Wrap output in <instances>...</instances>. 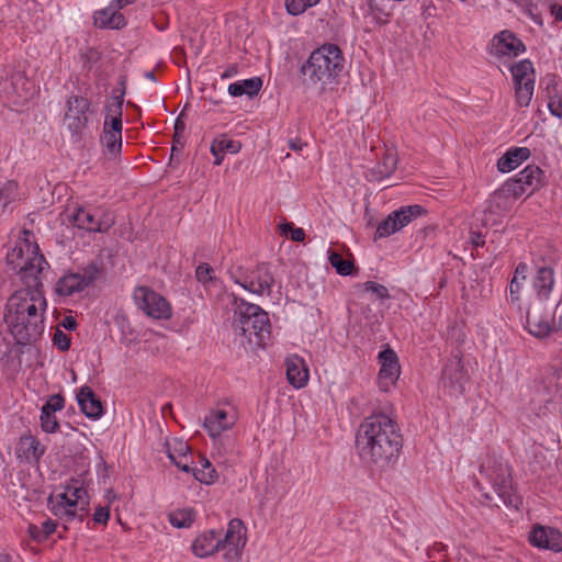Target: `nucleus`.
Returning <instances> with one entry per match:
<instances>
[{"mask_svg":"<svg viewBox=\"0 0 562 562\" xmlns=\"http://www.w3.org/2000/svg\"><path fill=\"white\" fill-rule=\"evenodd\" d=\"M361 461L372 471L383 472L394 467L403 448L397 423L384 413L366 417L356 434L355 442Z\"/></svg>","mask_w":562,"mask_h":562,"instance_id":"1","label":"nucleus"},{"mask_svg":"<svg viewBox=\"0 0 562 562\" xmlns=\"http://www.w3.org/2000/svg\"><path fill=\"white\" fill-rule=\"evenodd\" d=\"M536 272L532 278V290L535 295L530 299L526 312V328L537 338H544L550 335L553 328L548 301L554 288V268L551 263L542 260V263H535Z\"/></svg>","mask_w":562,"mask_h":562,"instance_id":"2","label":"nucleus"},{"mask_svg":"<svg viewBox=\"0 0 562 562\" xmlns=\"http://www.w3.org/2000/svg\"><path fill=\"white\" fill-rule=\"evenodd\" d=\"M24 237L19 238L14 247L7 254L8 266L16 272L23 288L20 290H37L44 292L43 273L49 263L41 252L36 241H32L30 231H23Z\"/></svg>","mask_w":562,"mask_h":562,"instance_id":"3","label":"nucleus"},{"mask_svg":"<svg viewBox=\"0 0 562 562\" xmlns=\"http://www.w3.org/2000/svg\"><path fill=\"white\" fill-rule=\"evenodd\" d=\"M345 67V57L338 45L323 44L315 48L301 65L302 83L307 89L319 88L324 91L340 76Z\"/></svg>","mask_w":562,"mask_h":562,"instance_id":"4","label":"nucleus"},{"mask_svg":"<svg viewBox=\"0 0 562 562\" xmlns=\"http://www.w3.org/2000/svg\"><path fill=\"white\" fill-rule=\"evenodd\" d=\"M234 316L232 328L236 336L244 340L241 344H255L263 346L265 339L270 335V321L268 313L259 305L248 303L243 299L234 296L233 300Z\"/></svg>","mask_w":562,"mask_h":562,"instance_id":"5","label":"nucleus"},{"mask_svg":"<svg viewBox=\"0 0 562 562\" xmlns=\"http://www.w3.org/2000/svg\"><path fill=\"white\" fill-rule=\"evenodd\" d=\"M245 531L244 522L238 518H234L228 522L224 538L221 537V532L215 530L200 533L192 542V552L195 557L204 559L220 550H227L225 553L226 559L237 558L240 554V548L246 542Z\"/></svg>","mask_w":562,"mask_h":562,"instance_id":"6","label":"nucleus"},{"mask_svg":"<svg viewBox=\"0 0 562 562\" xmlns=\"http://www.w3.org/2000/svg\"><path fill=\"white\" fill-rule=\"evenodd\" d=\"M228 273L236 284L254 294H271L274 277L268 262L235 266L228 270Z\"/></svg>","mask_w":562,"mask_h":562,"instance_id":"7","label":"nucleus"},{"mask_svg":"<svg viewBox=\"0 0 562 562\" xmlns=\"http://www.w3.org/2000/svg\"><path fill=\"white\" fill-rule=\"evenodd\" d=\"M480 472L486 475L505 506L518 509L521 505V498L513 488L512 470L508 464L497 461L494 462L492 468L481 464Z\"/></svg>","mask_w":562,"mask_h":562,"instance_id":"8","label":"nucleus"},{"mask_svg":"<svg viewBox=\"0 0 562 562\" xmlns=\"http://www.w3.org/2000/svg\"><path fill=\"white\" fill-rule=\"evenodd\" d=\"M7 307L24 313L33 323L44 325L47 308L45 293L37 290H16L7 301Z\"/></svg>","mask_w":562,"mask_h":562,"instance_id":"9","label":"nucleus"},{"mask_svg":"<svg viewBox=\"0 0 562 562\" xmlns=\"http://www.w3.org/2000/svg\"><path fill=\"white\" fill-rule=\"evenodd\" d=\"M69 218L74 226L88 233H108L115 225L113 212L103 207L95 213L92 209L77 205Z\"/></svg>","mask_w":562,"mask_h":562,"instance_id":"10","label":"nucleus"},{"mask_svg":"<svg viewBox=\"0 0 562 562\" xmlns=\"http://www.w3.org/2000/svg\"><path fill=\"white\" fill-rule=\"evenodd\" d=\"M4 322L15 344L26 346L37 340L44 333L45 325L33 323L24 313L4 307Z\"/></svg>","mask_w":562,"mask_h":562,"instance_id":"11","label":"nucleus"},{"mask_svg":"<svg viewBox=\"0 0 562 562\" xmlns=\"http://www.w3.org/2000/svg\"><path fill=\"white\" fill-rule=\"evenodd\" d=\"M91 102L81 95L72 94L66 102L65 123L75 143L81 142L89 124L88 113Z\"/></svg>","mask_w":562,"mask_h":562,"instance_id":"12","label":"nucleus"},{"mask_svg":"<svg viewBox=\"0 0 562 562\" xmlns=\"http://www.w3.org/2000/svg\"><path fill=\"white\" fill-rule=\"evenodd\" d=\"M468 382L469 376L462 363V356L453 355L442 368L440 379L442 389L451 396H460L464 394Z\"/></svg>","mask_w":562,"mask_h":562,"instance_id":"13","label":"nucleus"},{"mask_svg":"<svg viewBox=\"0 0 562 562\" xmlns=\"http://www.w3.org/2000/svg\"><path fill=\"white\" fill-rule=\"evenodd\" d=\"M134 300L138 308L149 317L156 319H168L171 317V307L168 301L147 286L136 288Z\"/></svg>","mask_w":562,"mask_h":562,"instance_id":"14","label":"nucleus"},{"mask_svg":"<svg viewBox=\"0 0 562 562\" xmlns=\"http://www.w3.org/2000/svg\"><path fill=\"white\" fill-rule=\"evenodd\" d=\"M378 359L381 366L378 374L379 389L382 392H389L401 374L398 357L393 349L386 348L379 352Z\"/></svg>","mask_w":562,"mask_h":562,"instance_id":"15","label":"nucleus"},{"mask_svg":"<svg viewBox=\"0 0 562 562\" xmlns=\"http://www.w3.org/2000/svg\"><path fill=\"white\" fill-rule=\"evenodd\" d=\"M526 52L524 42L512 31L504 30L494 35L490 44V53L494 56L517 57Z\"/></svg>","mask_w":562,"mask_h":562,"instance_id":"16","label":"nucleus"},{"mask_svg":"<svg viewBox=\"0 0 562 562\" xmlns=\"http://www.w3.org/2000/svg\"><path fill=\"white\" fill-rule=\"evenodd\" d=\"M528 539L533 547L539 549L562 551V533L555 528L537 525L532 527Z\"/></svg>","mask_w":562,"mask_h":562,"instance_id":"17","label":"nucleus"},{"mask_svg":"<svg viewBox=\"0 0 562 562\" xmlns=\"http://www.w3.org/2000/svg\"><path fill=\"white\" fill-rule=\"evenodd\" d=\"M77 402L86 417L93 420L102 417L104 413L102 403L90 386L83 385L80 387L77 393Z\"/></svg>","mask_w":562,"mask_h":562,"instance_id":"18","label":"nucleus"},{"mask_svg":"<svg viewBox=\"0 0 562 562\" xmlns=\"http://www.w3.org/2000/svg\"><path fill=\"white\" fill-rule=\"evenodd\" d=\"M93 20L100 29L121 30L126 25L125 16L112 1L106 8L95 11Z\"/></svg>","mask_w":562,"mask_h":562,"instance_id":"19","label":"nucleus"},{"mask_svg":"<svg viewBox=\"0 0 562 562\" xmlns=\"http://www.w3.org/2000/svg\"><path fill=\"white\" fill-rule=\"evenodd\" d=\"M235 424V418L228 416L224 409H213L205 416L203 427L209 432L210 437L216 438L224 430L231 429Z\"/></svg>","mask_w":562,"mask_h":562,"instance_id":"20","label":"nucleus"},{"mask_svg":"<svg viewBox=\"0 0 562 562\" xmlns=\"http://www.w3.org/2000/svg\"><path fill=\"white\" fill-rule=\"evenodd\" d=\"M286 379L294 389H302L308 381V368L299 356H292L285 360Z\"/></svg>","mask_w":562,"mask_h":562,"instance_id":"21","label":"nucleus"},{"mask_svg":"<svg viewBox=\"0 0 562 562\" xmlns=\"http://www.w3.org/2000/svg\"><path fill=\"white\" fill-rule=\"evenodd\" d=\"M515 176L519 180V183L526 188L528 195L546 184L544 171L536 165H528Z\"/></svg>","mask_w":562,"mask_h":562,"instance_id":"22","label":"nucleus"},{"mask_svg":"<svg viewBox=\"0 0 562 562\" xmlns=\"http://www.w3.org/2000/svg\"><path fill=\"white\" fill-rule=\"evenodd\" d=\"M530 149L527 147H512L497 160L498 171L506 173L519 167L530 157Z\"/></svg>","mask_w":562,"mask_h":562,"instance_id":"23","label":"nucleus"},{"mask_svg":"<svg viewBox=\"0 0 562 562\" xmlns=\"http://www.w3.org/2000/svg\"><path fill=\"white\" fill-rule=\"evenodd\" d=\"M241 149V144L237 140H233L225 135L215 138L211 143V154L214 156V165H222L226 154H237Z\"/></svg>","mask_w":562,"mask_h":562,"instance_id":"24","label":"nucleus"},{"mask_svg":"<svg viewBox=\"0 0 562 562\" xmlns=\"http://www.w3.org/2000/svg\"><path fill=\"white\" fill-rule=\"evenodd\" d=\"M86 288L87 283L83 282L80 273H67L56 282L55 292L59 296H70L83 291Z\"/></svg>","mask_w":562,"mask_h":562,"instance_id":"25","label":"nucleus"},{"mask_svg":"<svg viewBox=\"0 0 562 562\" xmlns=\"http://www.w3.org/2000/svg\"><path fill=\"white\" fill-rule=\"evenodd\" d=\"M363 16L369 30L385 25L390 21V14L381 8L380 0H369L363 8Z\"/></svg>","mask_w":562,"mask_h":562,"instance_id":"26","label":"nucleus"},{"mask_svg":"<svg viewBox=\"0 0 562 562\" xmlns=\"http://www.w3.org/2000/svg\"><path fill=\"white\" fill-rule=\"evenodd\" d=\"M261 88L262 79L260 77H252L231 83L228 86V93L232 97H241L246 94L252 98L259 93Z\"/></svg>","mask_w":562,"mask_h":562,"instance_id":"27","label":"nucleus"},{"mask_svg":"<svg viewBox=\"0 0 562 562\" xmlns=\"http://www.w3.org/2000/svg\"><path fill=\"white\" fill-rule=\"evenodd\" d=\"M528 266L525 262H519L515 269L513 279L509 284V297L508 302L521 310L520 306V290L524 281L526 280Z\"/></svg>","mask_w":562,"mask_h":562,"instance_id":"28","label":"nucleus"},{"mask_svg":"<svg viewBox=\"0 0 562 562\" xmlns=\"http://www.w3.org/2000/svg\"><path fill=\"white\" fill-rule=\"evenodd\" d=\"M100 142L102 144L104 155H108L113 159L120 157L122 153V133L102 130L100 134Z\"/></svg>","mask_w":562,"mask_h":562,"instance_id":"29","label":"nucleus"},{"mask_svg":"<svg viewBox=\"0 0 562 562\" xmlns=\"http://www.w3.org/2000/svg\"><path fill=\"white\" fill-rule=\"evenodd\" d=\"M525 193L528 194V191L521 183H519V180L516 178V176H514L513 178H509L508 180H506L502 184V187L494 192L493 198L495 200H498V199L516 200Z\"/></svg>","mask_w":562,"mask_h":562,"instance_id":"30","label":"nucleus"},{"mask_svg":"<svg viewBox=\"0 0 562 562\" xmlns=\"http://www.w3.org/2000/svg\"><path fill=\"white\" fill-rule=\"evenodd\" d=\"M396 221L397 227L401 231L407 226L413 220L426 213V210L419 204H411L401 206L398 210L392 212Z\"/></svg>","mask_w":562,"mask_h":562,"instance_id":"31","label":"nucleus"},{"mask_svg":"<svg viewBox=\"0 0 562 562\" xmlns=\"http://www.w3.org/2000/svg\"><path fill=\"white\" fill-rule=\"evenodd\" d=\"M21 454L20 458H25L27 461L37 462L44 454V449L41 447L40 441L33 436H24L20 439Z\"/></svg>","mask_w":562,"mask_h":562,"instance_id":"32","label":"nucleus"},{"mask_svg":"<svg viewBox=\"0 0 562 562\" xmlns=\"http://www.w3.org/2000/svg\"><path fill=\"white\" fill-rule=\"evenodd\" d=\"M515 87L522 86L528 80H535V68L530 59H522L510 67Z\"/></svg>","mask_w":562,"mask_h":562,"instance_id":"33","label":"nucleus"},{"mask_svg":"<svg viewBox=\"0 0 562 562\" xmlns=\"http://www.w3.org/2000/svg\"><path fill=\"white\" fill-rule=\"evenodd\" d=\"M397 159L392 153L385 151L376 166L371 170L375 180L389 178L396 169Z\"/></svg>","mask_w":562,"mask_h":562,"instance_id":"34","label":"nucleus"},{"mask_svg":"<svg viewBox=\"0 0 562 562\" xmlns=\"http://www.w3.org/2000/svg\"><path fill=\"white\" fill-rule=\"evenodd\" d=\"M65 490H67L76 506L80 505V510L87 513L89 506V495L83 484L80 483L78 480H72L71 483L65 486Z\"/></svg>","mask_w":562,"mask_h":562,"instance_id":"35","label":"nucleus"},{"mask_svg":"<svg viewBox=\"0 0 562 562\" xmlns=\"http://www.w3.org/2000/svg\"><path fill=\"white\" fill-rule=\"evenodd\" d=\"M125 90L119 93V95H111L106 99L104 104V117H116L123 116V103H124Z\"/></svg>","mask_w":562,"mask_h":562,"instance_id":"36","label":"nucleus"},{"mask_svg":"<svg viewBox=\"0 0 562 562\" xmlns=\"http://www.w3.org/2000/svg\"><path fill=\"white\" fill-rule=\"evenodd\" d=\"M194 521L192 509H179L169 514V522L176 528H189Z\"/></svg>","mask_w":562,"mask_h":562,"instance_id":"37","label":"nucleus"},{"mask_svg":"<svg viewBox=\"0 0 562 562\" xmlns=\"http://www.w3.org/2000/svg\"><path fill=\"white\" fill-rule=\"evenodd\" d=\"M535 90V80H528L522 86L515 87L516 103L520 108L530 104Z\"/></svg>","mask_w":562,"mask_h":562,"instance_id":"38","label":"nucleus"},{"mask_svg":"<svg viewBox=\"0 0 562 562\" xmlns=\"http://www.w3.org/2000/svg\"><path fill=\"white\" fill-rule=\"evenodd\" d=\"M328 260L340 276H350L353 270V263L336 251H328Z\"/></svg>","mask_w":562,"mask_h":562,"instance_id":"39","label":"nucleus"},{"mask_svg":"<svg viewBox=\"0 0 562 562\" xmlns=\"http://www.w3.org/2000/svg\"><path fill=\"white\" fill-rule=\"evenodd\" d=\"M542 81L546 85L544 94L548 100L562 98V86L555 74H547Z\"/></svg>","mask_w":562,"mask_h":562,"instance_id":"40","label":"nucleus"},{"mask_svg":"<svg viewBox=\"0 0 562 562\" xmlns=\"http://www.w3.org/2000/svg\"><path fill=\"white\" fill-rule=\"evenodd\" d=\"M396 232H400V229L397 227L395 218L393 217V213H391L386 218L379 223L376 231L374 233V240L386 238Z\"/></svg>","mask_w":562,"mask_h":562,"instance_id":"41","label":"nucleus"},{"mask_svg":"<svg viewBox=\"0 0 562 562\" xmlns=\"http://www.w3.org/2000/svg\"><path fill=\"white\" fill-rule=\"evenodd\" d=\"M19 186L13 180H8L3 183L0 189V203L2 204L3 210L13 201L18 199Z\"/></svg>","mask_w":562,"mask_h":562,"instance_id":"42","label":"nucleus"},{"mask_svg":"<svg viewBox=\"0 0 562 562\" xmlns=\"http://www.w3.org/2000/svg\"><path fill=\"white\" fill-rule=\"evenodd\" d=\"M318 2L319 0H285V8L289 14L297 16Z\"/></svg>","mask_w":562,"mask_h":562,"instance_id":"43","label":"nucleus"},{"mask_svg":"<svg viewBox=\"0 0 562 562\" xmlns=\"http://www.w3.org/2000/svg\"><path fill=\"white\" fill-rule=\"evenodd\" d=\"M40 420L42 430L47 434H54L59 429V423L55 413H52L44 407L41 409Z\"/></svg>","mask_w":562,"mask_h":562,"instance_id":"44","label":"nucleus"},{"mask_svg":"<svg viewBox=\"0 0 562 562\" xmlns=\"http://www.w3.org/2000/svg\"><path fill=\"white\" fill-rule=\"evenodd\" d=\"M168 458L181 471H183L186 473H191L192 472L193 468L190 465V463L192 462L191 453H184V454H181V456H176L169 449L168 450Z\"/></svg>","mask_w":562,"mask_h":562,"instance_id":"45","label":"nucleus"},{"mask_svg":"<svg viewBox=\"0 0 562 562\" xmlns=\"http://www.w3.org/2000/svg\"><path fill=\"white\" fill-rule=\"evenodd\" d=\"M195 480L203 484H213L217 480V472L214 468L198 469L193 468L191 472Z\"/></svg>","mask_w":562,"mask_h":562,"instance_id":"46","label":"nucleus"},{"mask_svg":"<svg viewBox=\"0 0 562 562\" xmlns=\"http://www.w3.org/2000/svg\"><path fill=\"white\" fill-rule=\"evenodd\" d=\"M364 290L367 292H371L374 294L379 300H386L390 299L389 290L385 285L376 283L374 281H367L363 283Z\"/></svg>","mask_w":562,"mask_h":562,"instance_id":"47","label":"nucleus"},{"mask_svg":"<svg viewBox=\"0 0 562 562\" xmlns=\"http://www.w3.org/2000/svg\"><path fill=\"white\" fill-rule=\"evenodd\" d=\"M100 273V267L95 262L89 263L87 267L83 268V272L80 273L81 279H83V282L87 283V288L91 285L99 277Z\"/></svg>","mask_w":562,"mask_h":562,"instance_id":"48","label":"nucleus"},{"mask_svg":"<svg viewBox=\"0 0 562 562\" xmlns=\"http://www.w3.org/2000/svg\"><path fill=\"white\" fill-rule=\"evenodd\" d=\"M282 233H290L289 237L293 241H303L305 239V231L301 227H294L293 223L286 222L280 226Z\"/></svg>","mask_w":562,"mask_h":562,"instance_id":"49","label":"nucleus"},{"mask_svg":"<svg viewBox=\"0 0 562 562\" xmlns=\"http://www.w3.org/2000/svg\"><path fill=\"white\" fill-rule=\"evenodd\" d=\"M52 512L55 516L66 521H70L76 517V512L74 510V507L64 506L63 504L53 505Z\"/></svg>","mask_w":562,"mask_h":562,"instance_id":"50","label":"nucleus"},{"mask_svg":"<svg viewBox=\"0 0 562 562\" xmlns=\"http://www.w3.org/2000/svg\"><path fill=\"white\" fill-rule=\"evenodd\" d=\"M53 341H54V345H56L60 351H68L71 346L70 336L60 329H56L54 337H53Z\"/></svg>","mask_w":562,"mask_h":562,"instance_id":"51","label":"nucleus"},{"mask_svg":"<svg viewBox=\"0 0 562 562\" xmlns=\"http://www.w3.org/2000/svg\"><path fill=\"white\" fill-rule=\"evenodd\" d=\"M42 407L52 413L59 412L65 407V397L61 394H53Z\"/></svg>","mask_w":562,"mask_h":562,"instance_id":"52","label":"nucleus"},{"mask_svg":"<svg viewBox=\"0 0 562 562\" xmlns=\"http://www.w3.org/2000/svg\"><path fill=\"white\" fill-rule=\"evenodd\" d=\"M213 268L209 263H201L195 269V278L201 283H207L213 279Z\"/></svg>","mask_w":562,"mask_h":562,"instance_id":"53","label":"nucleus"},{"mask_svg":"<svg viewBox=\"0 0 562 562\" xmlns=\"http://www.w3.org/2000/svg\"><path fill=\"white\" fill-rule=\"evenodd\" d=\"M102 130H108L110 132H120V133H122V131H123L122 116L104 117L103 128Z\"/></svg>","mask_w":562,"mask_h":562,"instance_id":"54","label":"nucleus"},{"mask_svg":"<svg viewBox=\"0 0 562 562\" xmlns=\"http://www.w3.org/2000/svg\"><path fill=\"white\" fill-rule=\"evenodd\" d=\"M550 316L552 319L551 322L553 324V328L550 331V334L552 331H562V302L561 301L559 303H557L554 313L553 314L550 313Z\"/></svg>","mask_w":562,"mask_h":562,"instance_id":"55","label":"nucleus"},{"mask_svg":"<svg viewBox=\"0 0 562 562\" xmlns=\"http://www.w3.org/2000/svg\"><path fill=\"white\" fill-rule=\"evenodd\" d=\"M548 110L551 115L562 119V97L558 99L548 100Z\"/></svg>","mask_w":562,"mask_h":562,"instance_id":"56","label":"nucleus"},{"mask_svg":"<svg viewBox=\"0 0 562 562\" xmlns=\"http://www.w3.org/2000/svg\"><path fill=\"white\" fill-rule=\"evenodd\" d=\"M110 518V509L108 507L99 506L93 514V520L98 524H106Z\"/></svg>","mask_w":562,"mask_h":562,"instance_id":"57","label":"nucleus"},{"mask_svg":"<svg viewBox=\"0 0 562 562\" xmlns=\"http://www.w3.org/2000/svg\"><path fill=\"white\" fill-rule=\"evenodd\" d=\"M57 522L53 519H46L42 522L43 538L46 539L56 531Z\"/></svg>","mask_w":562,"mask_h":562,"instance_id":"58","label":"nucleus"},{"mask_svg":"<svg viewBox=\"0 0 562 562\" xmlns=\"http://www.w3.org/2000/svg\"><path fill=\"white\" fill-rule=\"evenodd\" d=\"M288 146L290 149L294 151H301L304 147L307 146V144L303 142L301 138L294 137L288 140Z\"/></svg>","mask_w":562,"mask_h":562,"instance_id":"59","label":"nucleus"},{"mask_svg":"<svg viewBox=\"0 0 562 562\" xmlns=\"http://www.w3.org/2000/svg\"><path fill=\"white\" fill-rule=\"evenodd\" d=\"M56 504H63L64 506H69V507H77L76 504L74 503V501L71 499L69 493L67 492V490H65L64 493H60L58 495V501Z\"/></svg>","mask_w":562,"mask_h":562,"instance_id":"60","label":"nucleus"},{"mask_svg":"<svg viewBox=\"0 0 562 562\" xmlns=\"http://www.w3.org/2000/svg\"><path fill=\"white\" fill-rule=\"evenodd\" d=\"M61 326L69 330V331H72V330H76L77 329V321L75 319V317L72 316H66L64 317V319L61 321Z\"/></svg>","mask_w":562,"mask_h":562,"instance_id":"61","label":"nucleus"},{"mask_svg":"<svg viewBox=\"0 0 562 562\" xmlns=\"http://www.w3.org/2000/svg\"><path fill=\"white\" fill-rule=\"evenodd\" d=\"M471 243L475 248L483 247L485 244L484 236L481 233L472 232L471 233Z\"/></svg>","mask_w":562,"mask_h":562,"instance_id":"62","label":"nucleus"},{"mask_svg":"<svg viewBox=\"0 0 562 562\" xmlns=\"http://www.w3.org/2000/svg\"><path fill=\"white\" fill-rule=\"evenodd\" d=\"M170 451L173 452L176 456H181L184 453H190V447L188 446L187 442L179 441V442H177L173 450H170Z\"/></svg>","mask_w":562,"mask_h":562,"instance_id":"63","label":"nucleus"},{"mask_svg":"<svg viewBox=\"0 0 562 562\" xmlns=\"http://www.w3.org/2000/svg\"><path fill=\"white\" fill-rule=\"evenodd\" d=\"M550 13L554 16L555 21L562 22V5H550Z\"/></svg>","mask_w":562,"mask_h":562,"instance_id":"64","label":"nucleus"}]
</instances>
